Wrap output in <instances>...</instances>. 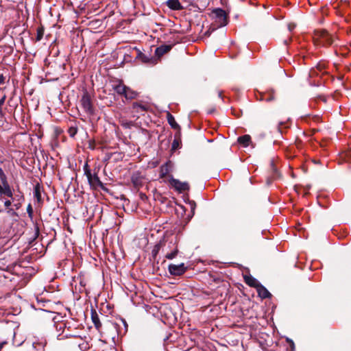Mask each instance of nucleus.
Segmentation results:
<instances>
[{"instance_id": "obj_18", "label": "nucleus", "mask_w": 351, "mask_h": 351, "mask_svg": "<svg viewBox=\"0 0 351 351\" xmlns=\"http://www.w3.org/2000/svg\"><path fill=\"white\" fill-rule=\"evenodd\" d=\"M132 108L136 112H141L148 111L149 106L147 104H143L139 102H134L132 104Z\"/></svg>"}, {"instance_id": "obj_42", "label": "nucleus", "mask_w": 351, "mask_h": 351, "mask_svg": "<svg viewBox=\"0 0 351 351\" xmlns=\"http://www.w3.org/2000/svg\"><path fill=\"white\" fill-rule=\"evenodd\" d=\"M14 206L16 207V209H19L21 206V204L20 203L16 204H14Z\"/></svg>"}, {"instance_id": "obj_6", "label": "nucleus", "mask_w": 351, "mask_h": 351, "mask_svg": "<svg viewBox=\"0 0 351 351\" xmlns=\"http://www.w3.org/2000/svg\"><path fill=\"white\" fill-rule=\"evenodd\" d=\"M169 183L179 193H182L189 191L190 189L189 184L186 182H180L179 180L173 178L172 176L169 179Z\"/></svg>"}, {"instance_id": "obj_11", "label": "nucleus", "mask_w": 351, "mask_h": 351, "mask_svg": "<svg viewBox=\"0 0 351 351\" xmlns=\"http://www.w3.org/2000/svg\"><path fill=\"white\" fill-rule=\"evenodd\" d=\"M261 99L267 102L274 101L275 99V90L273 88L268 89L262 93Z\"/></svg>"}, {"instance_id": "obj_41", "label": "nucleus", "mask_w": 351, "mask_h": 351, "mask_svg": "<svg viewBox=\"0 0 351 351\" xmlns=\"http://www.w3.org/2000/svg\"><path fill=\"white\" fill-rule=\"evenodd\" d=\"M6 343V342H2V343H0V350L2 349V348L3 347V346Z\"/></svg>"}, {"instance_id": "obj_8", "label": "nucleus", "mask_w": 351, "mask_h": 351, "mask_svg": "<svg viewBox=\"0 0 351 351\" xmlns=\"http://www.w3.org/2000/svg\"><path fill=\"white\" fill-rule=\"evenodd\" d=\"M88 181L90 186L93 188H97L99 187L103 190H106V188L104 187V184L100 180L99 176L97 174H90V177H87Z\"/></svg>"}, {"instance_id": "obj_14", "label": "nucleus", "mask_w": 351, "mask_h": 351, "mask_svg": "<svg viewBox=\"0 0 351 351\" xmlns=\"http://www.w3.org/2000/svg\"><path fill=\"white\" fill-rule=\"evenodd\" d=\"M166 4L172 10H181L183 9V6L179 0H167Z\"/></svg>"}, {"instance_id": "obj_20", "label": "nucleus", "mask_w": 351, "mask_h": 351, "mask_svg": "<svg viewBox=\"0 0 351 351\" xmlns=\"http://www.w3.org/2000/svg\"><path fill=\"white\" fill-rule=\"evenodd\" d=\"M167 119L168 123L171 125V127L173 129L179 130H180V127L176 121L174 117L169 112L167 114Z\"/></svg>"}, {"instance_id": "obj_7", "label": "nucleus", "mask_w": 351, "mask_h": 351, "mask_svg": "<svg viewBox=\"0 0 351 351\" xmlns=\"http://www.w3.org/2000/svg\"><path fill=\"white\" fill-rule=\"evenodd\" d=\"M168 270L172 276H181L186 272L187 267L185 266L184 263L179 265L170 264L168 267Z\"/></svg>"}, {"instance_id": "obj_36", "label": "nucleus", "mask_w": 351, "mask_h": 351, "mask_svg": "<svg viewBox=\"0 0 351 351\" xmlns=\"http://www.w3.org/2000/svg\"><path fill=\"white\" fill-rule=\"evenodd\" d=\"M5 77L3 74L0 73V85L3 84L5 83Z\"/></svg>"}, {"instance_id": "obj_35", "label": "nucleus", "mask_w": 351, "mask_h": 351, "mask_svg": "<svg viewBox=\"0 0 351 351\" xmlns=\"http://www.w3.org/2000/svg\"><path fill=\"white\" fill-rule=\"evenodd\" d=\"M189 204L191 205V211L193 213V215L194 214V210L196 208V203L195 202V201L193 200H191L189 202Z\"/></svg>"}, {"instance_id": "obj_4", "label": "nucleus", "mask_w": 351, "mask_h": 351, "mask_svg": "<svg viewBox=\"0 0 351 351\" xmlns=\"http://www.w3.org/2000/svg\"><path fill=\"white\" fill-rule=\"evenodd\" d=\"M212 16L215 20L213 29L224 27L228 24V17L226 12L221 8H215L212 12Z\"/></svg>"}, {"instance_id": "obj_31", "label": "nucleus", "mask_w": 351, "mask_h": 351, "mask_svg": "<svg viewBox=\"0 0 351 351\" xmlns=\"http://www.w3.org/2000/svg\"><path fill=\"white\" fill-rule=\"evenodd\" d=\"M27 213L28 214V217L31 220L33 219L34 211L31 204H29L27 207Z\"/></svg>"}, {"instance_id": "obj_1", "label": "nucleus", "mask_w": 351, "mask_h": 351, "mask_svg": "<svg viewBox=\"0 0 351 351\" xmlns=\"http://www.w3.org/2000/svg\"><path fill=\"white\" fill-rule=\"evenodd\" d=\"M162 252L167 259L175 258L179 252L177 238L171 237L162 241Z\"/></svg>"}, {"instance_id": "obj_3", "label": "nucleus", "mask_w": 351, "mask_h": 351, "mask_svg": "<svg viewBox=\"0 0 351 351\" xmlns=\"http://www.w3.org/2000/svg\"><path fill=\"white\" fill-rule=\"evenodd\" d=\"M68 341V345L72 351H86L89 348L88 343L80 335H75Z\"/></svg>"}, {"instance_id": "obj_17", "label": "nucleus", "mask_w": 351, "mask_h": 351, "mask_svg": "<svg viewBox=\"0 0 351 351\" xmlns=\"http://www.w3.org/2000/svg\"><path fill=\"white\" fill-rule=\"evenodd\" d=\"M244 281L250 287H254L256 289L261 284L255 278H254L251 275H250V276H244Z\"/></svg>"}, {"instance_id": "obj_21", "label": "nucleus", "mask_w": 351, "mask_h": 351, "mask_svg": "<svg viewBox=\"0 0 351 351\" xmlns=\"http://www.w3.org/2000/svg\"><path fill=\"white\" fill-rule=\"evenodd\" d=\"M138 93L132 90L130 87L127 86V90H125V92L124 93L123 95L125 99H132L137 97Z\"/></svg>"}, {"instance_id": "obj_48", "label": "nucleus", "mask_w": 351, "mask_h": 351, "mask_svg": "<svg viewBox=\"0 0 351 351\" xmlns=\"http://www.w3.org/2000/svg\"><path fill=\"white\" fill-rule=\"evenodd\" d=\"M128 125V123L123 124V125H124V126H127Z\"/></svg>"}, {"instance_id": "obj_13", "label": "nucleus", "mask_w": 351, "mask_h": 351, "mask_svg": "<svg viewBox=\"0 0 351 351\" xmlns=\"http://www.w3.org/2000/svg\"><path fill=\"white\" fill-rule=\"evenodd\" d=\"M112 89L120 95H123L125 90H127V86H125L122 81H118L117 84L112 85Z\"/></svg>"}, {"instance_id": "obj_43", "label": "nucleus", "mask_w": 351, "mask_h": 351, "mask_svg": "<svg viewBox=\"0 0 351 351\" xmlns=\"http://www.w3.org/2000/svg\"><path fill=\"white\" fill-rule=\"evenodd\" d=\"M282 123H279V125L278 126V130L280 132H281V133H282V130H281V128H280V125H282Z\"/></svg>"}, {"instance_id": "obj_9", "label": "nucleus", "mask_w": 351, "mask_h": 351, "mask_svg": "<svg viewBox=\"0 0 351 351\" xmlns=\"http://www.w3.org/2000/svg\"><path fill=\"white\" fill-rule=\"evenodd\" d=\"M144 177L138 171L134 172L131 177V182L136 189H139L143 185Z\"/></svg>"}, {"instance_id": "obj_2", "label": "nucleus", "mask_w": 351, "mask_h": 351, "mask_svg": "<svg viewBox=\"0 0 351 351\" xmlns=\"http://www.w3.org/2000/svg\"><path fill=\"white\" fill-rule=\"evenodd\" d=\"M80 106L84 112L90 117L95 114V108L93 105L92 97L87 90H84L81 99Z\"/></svg>"}, {"instance_id": "obj_28", "label": "nucleus", "mask_w": 351, "mask_h": 351, "mask_svg": "<svg viewBox=\"0 0 351 351\" xmlns=\"http://www.w3.org/2000/svg\"><path fill=\"white\" fill-rule=\"evenodd\" d=\"M44 35V29L43 27H39L36 30V41H40Z\"/></svg>"}, {"instance_id": "obj_33", "label": "nucleus", "mask_w": 351, "mask_h": 351, "mask_svg": "<svg viewBox=\"0 0 351 351\" xmlns=\"http://www.w3.org/2000/svg\"><path fill=\"white\" fill-rule=\"evenodd\" d=\"M6 99V95H4L1 99H0V116L3 115L2 112V106L4 104L5 101Z\"/></svg>"}, {"instance_id": "obj_30", "label": "nucleus", "mask_w": 351, "mask_h": 351, "mask_svg": "<svg viewBox=\"0 0 351 351\" xmlns=\"http://www.w3.org/2000/svg\"><path fill=\"white\" fill-rule=\"evenodd\" d=\"M0 180L2 182V184H6L8 182L7 176L5 174L2 168H1V167H0Z\"/></svg>"}, {"instance_id": "obj_12", "label": "nucleus", "mask_w": 351, "mask_h": 351, "mask_svg": "<svg viewBox=\"0 0 351 351\" xmlns=\"http://www.w3.org/2000/svg\"><path fill=\"white\" fill-rule=\"evenodd\" d=\"M173 47V45H163L157 47L155 50L156 56L158 57H160L163 56L165 53L169 52Z\"/></svg>"}, {"instance_id": "obj_5", "label": "nucleus", "mask_w": 351, "mask_h": 351, "mask_svg": "<svg viewBox=\"0 0 351 351\" xmlns=\"http://www.w3.org/2000/svg\"><path fill=\"white\" fill-rule=\"evenodd\" d=\"M314 38L319 40L323 45H332L334 42L332 37L324 29L315 31Z\"/></svg>"}, {"instance_id": "obj_32", "label": "nucleus", "mask_w": 351, "mask_h": 351, "mask_svg": "<svg viewBox=\"0 0 351 351\" xmlns=\"http://www.w3.org/2000/svg\"><path fill=\"white\" fill-rule=\"evenodd\" d=\"M84 174L86 175V178L90 177V174H92L90 169L88 167V165L87 163H86L84 166Z\"/></svg>"}, {"instance_id": "obj_47", "label": "nucleus", "mask_w": 351, "mask_h": 351, "mask_svg": "<svg viewBox=\"0 0 351 351\" xmlns=\"http://www.w3.org/2000/svg\"><path fill=\"white\" fill-rule=\"evenodd\" d=\"M291 341V343L292 346H294V343H293V341Z\"/></svg>"}, {"instance_id": "obj_24", "label": "nucleus", "mask_w": 351, "mask_h": 351, "mask_svg": "<svg viewBox=\"0 0 351 351\" xmlns=\"http://www.w3.org/2000/svg\"><path fill=\"white\" fill-rule=\"evenodd\" d=\"M324 66L323 65L319 64L315 68L312 69L309 72V77H313L315 75H318L317 71H322L324 69Z\"/></svg>"}, {"instance_id": "obj_46", "label": "nucleus", "mask_w": 351, "mask_h": 351, "mask_svg": "<svg viewBox=\"0 0 351 351\" xmlns=\"http://www.w3.org/2000/svg\"><path fill=\"white\" fill-rule=\"evenodd\" d=\"M144 197H146V195L145 194H141V198H144Z\"/></svg>"}, {"instance_id": "obj_29", "label": "nucleus", "mask_w": 351, "mask_h": 351, "mask_svg": "<svg viewBox=\"0 0 351 351\" xmlns=\"http://www.w3.org/2000/svg\"><path fill=\"white\" fill-rule=\"evenodd\" d=\"M168 173V168L167 165H162L160 167V178H163L166 176V175Z\"/></svg>"}, {"instance_id": "obj_23", "label": "nucleus", "mask_w": 351, "mask_h": 351, "mask_svg": "<svg viewBox=\"0 0 351 351\" xmlns=\"http://www.w3.org/2000/svg\"><path fill=\"white\" fill-rule=\"evenodd\" d=\"M269 167H270V170L272 172V176H271L272 178L274 179L276 178L278 176V172L277 167L275 165L274 160L273 159L270 160Z\"/></svg>"}, {"instance_id": "obj_38", "label": "nucleus", "mask_w": 351, "mask_h": 351, "mask_svg": "<svg viewBox=\"0 0 351 351\" xmlns=\"http://www.w3.org/2000/svg\"><path fill=\"white\" fill-rule=\"evenodd\" d=\"M76 335L75 334H73V333H66L65 336L69 338V339H72L73 337V336H75Z\"/></svg>"}, {"instance_id": "obj_39", "label": "nucleus", "mask_w": 351, "mask_h": 351, "mask_svg": "<svg viewBox=\"0 0 351 351\" xmlns=\"http://www.w3.org/2000/svg\"><path fill=\"white\" fill-rule=\"evenodd\" d=\"M12 204V202L10 200H6L4 202V205L5 207H9Z\"/></svg>"}, {"instance_id": "obj_15", "label": "nucleus", "mask_w": 351, "mask_h": 351, "mask_svg": "<svg viewBox=\"0 0 351 351\" xmlns=\"http://www.w3.org/2000/svg\"><path fill=\"white\" fill-rule=\"evenodd\" d=\"M258 295L263 299L269 298L271 296V294L269 292V291L261 284H260L256 288Z\"/></svg>"}, {"instance_id": "obj_10", "label": "nucleus", "mask_w": 351, "mask_h": 351, "mask_svg": "<svg viewBox=\"0 0 351 351\" xmlns=\"http://www.w3.org/2000/svg\"><path fill=\"white\" fill-rule=\"evenodd\" d=\"M43 188L39 183H37L34 188V196L38 204L43 203V199L41 195Z\"/></svg>"}, {"instance_id": "obj_26", "label": "nucleus", "mask_w": 351, "mask_h": 351, "mask_svg": "<svg viewBox=\"0 0 351 351\" xmlns=\"http://www.w3.org/2000/svg\"><path fill=\"white\" fill-rule=\"evenodd\" d=\"M4 186L3 194L7 195L9 197H12L13 195L12 191L10 189V186L8 184V182H7L6 184H3Z\"/></svg>"}, {"instance_id": "obj_25", "label": "nucleus", "mask_w": 351, "mask_h": 351, "mask_svg": "<svg viewBox=\"0 0 351 351\" xmlns=\"http://www.w3.org/2000/svg\"><path fill=\"white\" fill-rule=\"evenodd\" d=\"M160 250H162V241L155 245L153 250H152V256L154 259L156 258Z\"/></svg>"}, {"instance_id": "obj_16", "label": "nucleus", "mask_w": 351, "mask_h": 351, "mask_svg": "<svg viewBox=\"0 0 351 351\" xmlns=\"http://www.w3.org/2000/svg\"><path fill=\"white\" fill-rule=\"evenodd\" d=\"M91 319H92V321L94 324V326L96 328V329L97 330H100L101 328V323L99 320V315L97 314V313L96 312L95 310H92L91 311Z\"/></svg>"}, {"instance_id": "obj_49", "label": "nucleus", "mask_w": 351, "mask_h": 351, "mask_svg": "<svg viewBox=\"0 0 351 351\" xmlns=\"http://www.w3.org/2000/svg\"><path fill=\"white\" fill-rule=\"evenodd\" d=\"M118 326V324H114V327L116 328Z\"/></svg>"}, {"instance_id": "obj_45", "label": "nucleus", "mask_w": 351, "mask_h": 351, "mask_svg": "<svg viewBox=\"0 0 351 351\" xmlns=\"http://www.w3.org/2000/svg\"><path fill=\"white\" fill-rule=\"evenodd\" d=\"M219 97L222 98V92H219Z\"/></svg>"}, {"instance_id": "obj_22", "label": "nucleus", "mask_w": 351, "mask_h": 351, "mask_svg": "<svg viewBox=\"0 0 351 351\" xmlns=\"http://www.w3.org/2000/svg\"><path fill=\"white\" fill-rule=\"evenodd\" d=\"M137 58L140 59L144 63H149L152 61V59L149 56L142 53L141 51H138Z\"/></svg>"}, {"instance_id": "obj_37", "label": "nucleus", "mask_w": 351, "mask_h": 351, "mask_svg": "<svg viewBox=\"0 0 351 351\" xmlns=\"http://www.w3.org/2000/svg\"><path fill=\"white\" fill-rule=\"evenodd\" d=\"M120 321H121V322L123 324V325L124 326V327H125V332H126V331H127V330H128V324H127V322H125V319H120Z\"/></svg>"}, {"instance_id": "obj_27", "label": "nucleus", "mask_w": 351, "mask_h": 351, "mask_svg": "<svg viewBox=\"0 0 351 351\" xmlns=\"http://www.w3.org/2000/svg\"><path fill=\"white\" fill-rule=\"evenodd\" d=\"M77 130L78 129L76 125H71L68 129V134L71 137L73 138L77 133Z\"/></svg>"}, {"instance_id": "obj_19", "label": "nucleus", "mask_w": 351, "mask_h": 351, "mask_svg": "<svg viewBox=\"0 0 351 351\" xmlns=\"http://www.w3.org/2000/svg\"><path fill=\"white\" fill-rule=\"evenodd\" d=\"M237 142L243 147H247L251 143V136L249 134L241 136L237 138Z\"/></svg>"}, {"instance_id": "obj_40", "label": "nucleus", "mask_w": 351, "mask_h": 351, "mask_svg": "<svg viewBox=\"0 0 351 351\" xmlns=\"http://www.w3.org/2000/svg\"><path fill=\"white\" fill-rule=\"evenodd\" d=\"M4 186L0 184V194H3Z\"/></svg>"}, {"instance_id": "obj_44", "label": "nucleus", "mask_w": 351, "mask_h": 351, "mask_svg": "<svg viewBox=\"0 0 351 351\" xmlns=\"http://www.w3.org/2000/svg\"><path fill=\"white\" fill-rule=\"evenodd\" d=\"M232 113H233L235 116H237V117H239V114H236V113L234 112V110H233V111H232Z\"/></svg>"}, {"instance_id": "obj_34", "label": "nucleus", "mask_w": 351, "mask_h": 351, "mask_svg": "<svg viewBox=\"0 0 351 351\" xmlns=\"http://www.w3.org/2000/svg\"><path fill=\"white\" fill-rule=\"evenodd\" d=\"M179 147V142L177 140H174L171 145V149L172 150H176Z\"/></svg>"}]
</instances>
